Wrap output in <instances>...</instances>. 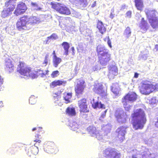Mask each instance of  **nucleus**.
I'll return each instance as SVG.
<instances>
[{"mask_svg":"<svg viewBox=\"0 0 158 158\" xmlns=\"http://www.w3.org/2000/svg\"><path fill=\"white\" fill-rule=\"evenodd\" d=\"M132 158H137L134 155H133L132 156Z\"/></svg>","mask_w":158,"mask_h":158,"instance_id":"nucleus-54","label":"nucleus"},{"mask_svg":"<svg viewBox=\"0 0 158 158\" xmlns=\"http://www.w3.org/2000/svg\"><path fill=\"white\" fill-rule=\"evenodd\" d=\"M66 83V81H62L60 80H55L50 84V86L51 88H53L57 86L64 85Z\"/></svg>","mask_w":158,"mask_h":158,"instance_id":"nucleus-23","label":"nucleus"},{"mask_svg":"<svg viewBox=\"0 0 158 158\" xmlns=\"http://www.w3.org/2000/svg\"><path fill=\"white\" fill-rule=\"evenodd\" d=\"M103 40L105 42L107 41V44L109 46L110 48H111L112 47L111 44V41L110 40L109 36L106 37V38L104 39Z\"/></svg>","mask_w":158,"mask_h":158,"instance_id":"nucleus-40","label":"nucleus"},{"mask_svg":"<svg viewBox=\"0 0 158 158\" xmlns=\"http://www.w3.org/2000/svg\"><path fill=\"white\" fill-rule=\"evenodd\" d=\"M103 156L106 158H120V153L117 152L113 148H107L103 151Z\"/></svg>","mask_w":158,"mask_h":158,"instance_id":"nucleus-10","label":"nucleus"},{"mask_svg":"<svg viewBox=\"0 0 158 158\" xmlns=\"http://www.w3.org/2000/svg\"><path fill=\"white\" fill-rule=\"evenodd\" d=\"M72 93H65L64 95V98L65 101L66 103H68L71 102L70 99L72 98Z\"/></svg>","mask_w":158,"mask_h":158,"instance_id":"nucleus-30","label":"nucleus"},{"mask_svg":"<svg viewBox=\"0 0 158 158\" xmlns=\"http://www.w3.org/2000/svg\"><path fill=\"white\" fill-rule=\"evenodd\" d=\"M17 0H7L5 3L4 6L12 11L15 8V4Z\"/></svg>","mask_w":158,"mask_h":158,"instance_id":"nucleus-17","label":"nucleus"},{"mask_svg":"<svg viewBox=\"0 0 158 158\" xmlns=\"http://www.w3.org/2000/svg\"><path fill=\"white\" fill-rule=\"evenodd\" d=\"M140 92L145 95H148L152 92L158 91V84L143 83L139 88Z\"/></svg>","mask_w":158,"mask_h":158,"instance_id":"nucleus-7","label":"nucleus"},{"mask_svg":"<svg viewBox=\"0 0 158 158\" xmlns=\"http://www.w3.org/2000/svg\"><path fill=\"white\" fill-rule=\"evenodd\" d=\"M27 18L28 19V24L30 26H32L35 24L39 23L41 22L40 19L36 17H29L27 15Z\"/></svg>","mask_w":158,"mask_h":158,"instance_id":"nucleus-18","label":"nucleus"},{"mask_svg":"<svg viewBox=\"0 0 158 158\" xmlns=\"http://www.w3.org/2000/svg\"><path fill=\"white\" fill-rule=\"evenodd\" d=\"M93 90L95 93L99 94H103L104 91L102 85L99 83L95 84L94 85Z\"/></svg>","mask_w":158,"mask_h":158,"instance_id":"nucleus-21","label":"nucleus"},{"mask_svg":"<svg viewBox=\"0 0 158 158\" xmlns=\"http://www.w3.org/2000/svg\"><path fill=\"white\" fill-rule=\"evenodd\" d=\"M131 11H128L126 13V15L127 17H131Z\"/></svg>","mask_w":158,"mask_h":158,"instance_id":"nucleus-45","label":"nucleus"},{"mask_svg":"<svg viewBox=\"0 0 158 158\" xmlns=\"http://www.w3.org/2000/svg\"><path fill=\"white\" fill-rule=\"evenodd\" d=\"M48 57L49 55L48 54H47L45 56L44 60L42 63L43 64L44 66H46L48 63V61H49Z\"/></svg>","mask_w":158,"mask_h":158,"instance_id":"nucleus-39","label":"nucleus"},{"mask_svg":"<svg viewBox=\"0 0 158 158\" xmlns=\"http://www.w3.org/2000/svg\"><path fill=\"white\" fill-rule=\"evenodd\" d=\"M61 45L64 50V54L66 56L68 55L69 54V49L70 47L69 44L67 42H64L62 43Z\"/></svg>","mask_w":158,"mask_h":158,"instance_id":"nucleus-29","label":"nucleus"},{"mask_svg":"<svg viewBox=\"0 0 158 158\" xmlns=\"http://www.w3.org/2000/svg\"><path fill=\"white\" fill-rule=\"evenodd\" d=\"M137 94L134 92L128 93L122 99V103L126 110L129 111L131 109V106L128 105V101L134 102L137 99Z\"/></svg>","mask_w":158,"mask_h":158,"instance_id":"nucleus-5","label":"nucleus"},{"mask_svg":"<svg viewBox=\"0 0 158 158\" xmlns=\"http://www.w3.org/2000/svg\"><path fill=\"white\" fill-rule=\"evenodd\" d=\"M138 76H139V74L137 73H135L134 77L135 78H137L138 77Z\"/></svg>","mask_w":158,"mask_h":158,"instance_id":"nucleus-50","label":"nucleus"},{"mask_svg":"<svg viewBox=\"0 0 158 158\" xmlns=\"http://www.w3.org/2000/svg\"><path fill=\"white\" fill-rule=\"evenodd\" d=\"M32 130L33 131H35V139L34 140L35 143L34 145L38 147L40 145L41 142V141L40 139L41 138V136L44 134V131L42 127H34L32 128Z\"/></svg>","mask_w":158,"mask_h":158,"instance_id":"nucleus-9","label":"nucleus"},{"mask_svg":"<svg viewBox=\"0 0 158 158\" xmlns=\"http://www.w3.org/2000/svg\"><path fill=\"white\" fill-rule=\"evenodd\" d=\"M155 48L156 51L158 50V44H156L155 45Z\"/></svg>","mask_w":158,"mask_h":158,"instance_id":"nucleus-53","label":"nucleus"},{"mask_svg":"<svg viewBox=\"0 0 158 158\" xmlns=\"http://www.w3.org/2000/svg\"><path fill=\"white\" fill-rule=\"evenodd\" d=\"M9 152V153L11 155L14 154L15 153L14 151L13 150V149L12 148L10 149Z\"/></svg>","mask_w":158,"mask_h":158,"instance_id":"nucleus-48","label":"nucleus"},{"mask_svg":"<svg viewBox=\"0 0 158 158\" xmlns=\"http://www.w3.org/2000/svg\"><path fill=\"white\" fill-rule=\"evenodd\" d=\"M155 119L156 121L155 122L154 125L155 127L158 128V114L156 115Z\"/></svg>","mask_w":158,"mask_h":158,"instance_id":"nucleus-43","label":"nucleus"},{"mask_svg":"<svg viewBox=\"0 0 158 158\" xmlns=\"http://www.w3.org/2000/svg\"><path fill=\"white\" fill-rule=\"evenodd\" d=\"M72 130H76L78 129L79 127V125L75 122H73L70 124Z\"/></svg>","mask_w":158,"mask_h":158,"instance_id":"nucleus-35","label":"nucleus"},{"mask_svg":"<svg viewBox=\"0 0 158 158\" xmlns=\"http://www.w3.org/2000/svg\"><path fill=\"white\" fill-rule=\"evenodd\" d=\"M106 50L104 47L101 45L97 47L98 62L102 66L106 65L111 59V55Z\"/></svg>","mask_w":158,"mask_h":158,"instance_id":"nucleus-3","label":"nucleus"},{"mask_svg":"<svg viewBox=\"0 0 158 158\" xmlns=\"http://www.w3.org/2000/svg\"><path fill=\"white\" fill-rule=\"evenodd\" d=\"M36 101V98L34 95H31L29 99V102L31 104H35Z\"/></svg>","mask_w":158,"mask_h":158,"instance_id":"nucleus-38","label":"nucleus"},{"mask_svg":"<svg viewBox=\"0 0 158 158\" xmlns=\"http://www.w3.org/2000/svg\"><path fill=\"white\" fill-rule=\"evenodd\" d=\"M115 116L118 122L120 124L125 123L128 118L127 115L124 112L122 113H116Z\"/></svg>","mask_w":158,"mask_h":158,"instance_id":"nucleus-16","label":"nucleus"},{"mask_svg":"<svg viewBox=\"0 0 158 158\" xmlns=\"http://www.w3.org/2000/svg\"><path fill=\"white\" fill-rule=\"evenodd\" d=\"M78 105L81 115H84V113L89 112L86 99L83 98L79 100L78 102Z\"/></svg>","mask_w":158,"mask_h":158,"instance_id":"nucleus-13","label":"nucleus"},{"mask_svg":"<svg viewBox=\"0 0 158 158\" xmlns=\"http://www.w3.org/2000/svg\"><path fill=\"white\" fill-rule=\"evenodd\" d=\"M62 61L61 59L58 57H56L53 58V64L54 66L56 68L58 65L61 63Z\"/></svg>","mask_w":158,"mask_h":158,"instance_id":"nucleus-32","label":"nucleus"},{"mask_svg":"<svg viewBox=\"0 0 158 158\" xmlns=\"http://www.w3.org/2000/svg\"><path fill=\"white\" fill-rule=\"evenodd\" d=\"M27 18V15H24L20 18L16 24L17 29L19 31L28 30L30 29L31 26L28 25V22Z\"/></svg>","mask_w":158,"mask_h":158,"instance_id":"nucleus-8","label":"nucleus"},{"mask_svg":"<svg viewBox=\"0 0 158 158\" xmlns=\"http://www.w3.org/2000/svg\"><path fill=\"white\" fill-rule=\"evenodd\" d=\"M52 55H53V58H54L57 57V56H56L55 51L54 50L53 51L52 53Z\"/></svg>","mask_w":158,"mask_h":158,"instance_id":"nucleus-49","label":"nucleus"},{"mask_svg":"<svg viewBox=\"0 0 158 158\" xmlns=\"http://www.w3.org/2000/svg\"><path fill=\"white\" fill-rule=\"evenodd\" d=\"M97 28L102 34H104L106 30V28L104 26V24L102 21L99 20H98L97 22Z\"/></svg>","mask_w":158,"mask_h":158,"instance_id":"nucleus-20","label":"nucleus"},{"mask_svg":"<svg viewBox=\"0 0 158 158\" xmlns=\"http://www.w3.org/2000/svg\"><path fill=\"white\" fill-rule=\"evenodd\" d=\"M92 106L94 109L98 108L105 109V108L104 104H102L101 102H94L92 104Z\"/></svg>","mask_w":158,"mask_h":158,"instance_id":"nucleus-31","label":"nucleus"},{"mask_svg":"<svg viewBox=\"0 0 158 158\" xmlns=\"http://www.w3.org/2000/svg\"><path fill=\"white\" fill-rule=\"evenodd\" d=\"M135 6L137 9L139 10L142 11L144 7L143 0H134Z\"/></svg>","mask_w":158,"mask_h":158,"instance_id":"nucleus-25","label":"nucleus"},{"mask_svg":"<svg viewBox=\"0 0 158 158\" xmlns=\"http://www.w3.org/2000/svg\"><path fill=\"white\" fill-rule=\"evenodd\" d=\"M45 151L48 153L52 154H57L59 151L58 148L52 142L47 143L44 148Z\"/></svg>","mask_w":158,"mask_h":158,"instance_id":"nucleus-15","label":"nucleus"},{"mask_svg":"<svg viewBox=\"0 0 158 158\" xmlns=\"http://www.w3.org/2000/svg\"><path fill=\"white\" fill-rule=\"evenodd\" d=\"M65 113L68 115L71 116H75L76 114V110L74 107H68L65 110Z\"/></svg>","mask_w":158,"mask_h":158,"instance_id":"nucleus-27","label":"nucleus"},{"mask_svg":"<svg viewBox=\"0 0 158 158\" xmlns=\"http://www.w3.org/2000/svg\"><path fill=\"white\" fill-rule=\"evenodd\" d=\"M81 7H85L88 4L87 0H79L78 3Z\"/></svg>","mask_w":158,"mask_h":158,"instance_id":"nucleus-36","label":"nucleus"},{"mask_svg":"<svg viewBox=\"0 0 158 158\" xmlns=\"http://www.w3.org/2000/svg\"><path fill=\"white\" fill-rule=\"evenodd\" d=\"M107 110H106L104 112V113L102 114L101 115L100 117L102 118H103L106 116V113L107 111Z\"/></svg>","mask_w":158,"mask_h":158,"instance_id":"nucleus-47","label":"nucleus"},{"mask_svg":"<svg viewBox=\"0 0 158 158\" xmlns=\"http://www.w3.org/2000/svg\"><path fill=\"white\" fill-rule=\"evenodd\" d=\"M147 18L150 25L153 29L158 28V13L155 10H148L146 12Z\"/></svg>","mask_w":158,"mask_h":158,"instance_id":"nucleus-4","label":"nucleus"},{"mask_svg":"<svg viewBox=\"0 0 158 158\" xmlns=\"http://www.w3.org/2000/svg\"><path fill=\"white\" fill-rule=\"evenodd\" d=\"M59 74V72L58 70H56L52 72L51 75L52 77L55 78L57 77Z\"/></svg>","mask_w":158,"mask_h":158,"instance_id":"nucleus-41","label":"nucleus"},{"mask_svg":"<svg viewBox=\"0 0 158 158\" xmlns=\"http://www.w3.org/2000/svg\"><path fill=\"white\" fill-rule=\"evenodd\" d=\"M88 130L89 132H91L93 133H95V131L96 130V128L94 127L89 126V127Z\"/></svg>","mask_w":158,"mask_h":158,"instance_id":"nucleus-44","label":"nucleus"},{"mask_svg":"<svg viewBox=\"0 0 158 158\" xmlns=\"http://www.w3.org/2000/svg\"><path fill=\"white\" fill-rule=\"evenodd\" d=\"M119 86L117 83L113 84L111 87V89L112 92L115 94H118L119 93Z\"/></svg>","mask_w":158,"mask_h":158,"instance_id":"nucleus-28","label":"nucleus"},{"mask_svg":"<svg viewBox=\"0 0 158 158\" xmlns=\"http://www.w3.org/2000/svg\"><path fill=\"white\" fill-rule=\"evenodd\" d=\"M58 38L57 35L55 34H52L50 36H48L47 37V40L45 41H44V43L46 44H48L49 42V40L52 39V40H56Z\"/></svg>","mask_w":158,"mask_h":158,"instance_id":"nucleus-34","label":"nucleus"},{"mask_svg":"<svg viewBox=\"0 0 158 158\" xmlns=\"http://www.w3.org/2000/svg\"><path fill=\"white\" fill-rule=\"evenodd\" d=\"M31 5L33 6L36 8H35V9L36 10H40L42 9L41 8L38 7V5L36 3L31 2Z\"/></svg>","mask_w":158,"mask_h":158,"instance_id":"nucleus-42","label":"nucleus"},{"mask_svg":"<svg viewBox=\"0 0 158 158\" xmlns=\"http://www.w3.org/2000/svg\"><path fill=\"white\" fill-rule=\"evenodd\" d=\"M5 64V69L6 72L10 73L13 71L15 67L13 62L10 60H8L6 61Z\"/></svg>","mask_w":158,"mask_h":158,"instance_id":"nucleus-19","label":"nucleus"},{"mask_svg":"<svg viewBox=\"0 0 158 158\" xmlns=\"http://www.w3.org/2000/svg\"><path fill=\"white\" fill-rule=\"evenodd\" d=\"M50 5L51 6L52 8L61 14L69 15L71 14L70 9L65 5L60 3L51 2Z\"/></svg>","mask_w":158,"mask_h":158,"instance_id":"nucleus-6","label":"nucleus"},{"mask_svg":"<svg viewBox=\"0 0 158 158\" xmlns=\"http://www.w3.org/2000/svg\"><path fill=\"white\" fill-rule=\"evenodd\" d=\"M131 119L133 127L135 130L142 129L147 122L145 113L141 108L134 110Z\"/></svg>","mask_w":158,"mask_h":158,"instance_id":"nucleus-2","label":"nucleus"},{"mask_svg":"<svg viewBox=\"0 0 158 158\" xmlns=\"http://www.w3.org/2000/svg\"><path fill=\"white\" fill-rule=\"evenodd\" d=\"M109 70L110 72L114 75H116L117 74L118 69L117 67L115 66L110 67Z\"/></svg>","mask_w":158,"mask_h":158,"instance_id":"nucleus-37","label":"nucleus"},{"mask_svg":"<svg viewBox=\"0 0 158 158\" xmlns=\"http://www.w3.org/2000/svg\"><path fill=\"white\" fill-rule=\"evenodd\" d=\"M39 152L38 147L33 145L31 146L28 150V154L29 156H31V154L33 155H37Z\"/></svg>","mask_w":158,"mask_h":158,"instance_id":"nucleus-24","label":"nucleus"},{"mask_svg":"<svg viewBox=\"0 0 158 158\" xmlns=\"http://www.w3.org/2000/svg\"><path fill=\"white\" fill-rule=\"evenodd\" d=\"M85 81L82 79H78L77 84L75 88L76 95L77 97H80V95L82 94L84 88L85 87Z\"/></svg>","mask_w":158,"mask_h":158,"instance_id":"nucleus-11","label":"nucleus"},{"mask_svg":"<svg viewBox=\"0 0 158 158\" xmlns=\"http://www.w3.org/2000/svg\"><path fill=\"white\" fill-rule=\"evenodd\" d=\"M127 127L121 126L118 128L115 131L116 137L120 142H122L125 139V135L126 133Z\"/></svg>","mask_w":158,"mask_h":158,"instance_id":"nucleus-14","label":"nucleus"},{"mask_svg":"<svg viewBox=\"0 0 158 158\" xmlns=\"http://www.w3.org/2000/svg\"><path fill=\"white\" fill-rule=\"evenodd\" d=\"M71 50L72 51V52H73V54H74V50H75V49H74V48L73 47H71Z\"/></svg>","mask_w":158,"mask_h":158,"instance_id":"nucleus-52","label":"nucleus"},{"mask_svg":"<svg viewBox=\"0 0 158 158\" xmlns=\"http://www.w3.org/2000/svg\"><path fill=\"white\" fill-rule=\"evenodd\" d=\"M114 11L113 10L112 12H111L110 13V17L111 19H113L114 17Z\"/></svg>","mask_w":158,"mask_h":158,"instance_id":"nucleus-46","label":"nucleus"},{"mask_svg":"<svg viewBox=\"0 0 158 158\" xmlns=\"http://www.w3.org/2000/svg\"><path fill=\"white\" fill-rule=\"evenodd\" d=\"M17 71L21 75L26 77L27 78L32 79L37 78L39 76L43 77L48 73V70L44 71L40 69L32 72L31 68L28 66L24 62L19 61L17 65Z\"/></svg>","mask_w":158,"mask_h":158,"instance_id":"nucleus-1","label":"nucleus"},{"mask_svg":"<svg viewBox=\"0 0 158 158\" xmlns=\"http://www.w3.org/2000/svg\"><path fill=\"white\" fill-rule=\"evenodd\" d=\"M131 29L129 27H126L123 33V35L127 38H128L131 36Z\"/></svg>","mask_w":158,"mask_h":158,"instance_id":"nucleus-33","label":"nucleus"},{"mask_svg":"<svg viewBox=\"0 0 158 158\" xmlns=\"http://www.w3.org/2000/svg\"><path fill=\"white\" fill-rule=\"evenodd\" d=\"M12 12L11 10L5 7L2 11L1 16L3 18H5L10 15L12 14Z\"/></svg>","mask_w":158,"mask_h":158,"instance_id":"nucleus-26","label":"nucleus"},{"mask_svg":"<svg viewBox=\"0 0 158 158\" xmlns=\"http://www.w3.org/2000/svg\"><path fill=\"white\" fill-rule=\"evenodd\" d=\"M96 1H94V3L92 4L91 6L92 7H94L96 6Z\"/></svg>","mask_w":158,"mask_h":158,"instance_id":"nucleus-51","label":"nucleus"},{"mask_svg":"<svg viewBox=\"0 0 158 158\" xmlns=\"http://www.w3.org/2000/svg\"><path fill=\"white\" fill-rule=\"evenodd\" d=\"M139 27L140 29L143 31H146L149 27V26L147 21L145 20L143 18L141 19V21L139 24Z\"/></svg>","mask_w":158,"mask_h":158,"instance_id":"nucleus-22","label":"nucleus"},{"mask_svg":"<svg viewBox=\"0 0 158 158\" xmlns=\"http://www.w3.org/2000/svg\"><path fill=\"white\" fill-rule=\"evenodd\" d=\"M27 9V6L25 3L22 1L19 2L17 4L14 14L15 16H19L25 13Z\"/></svg>","mask_w":158,"mask_h":158,"instance_id":"nucleus-12","label":"nucleus"}]
</instances>
